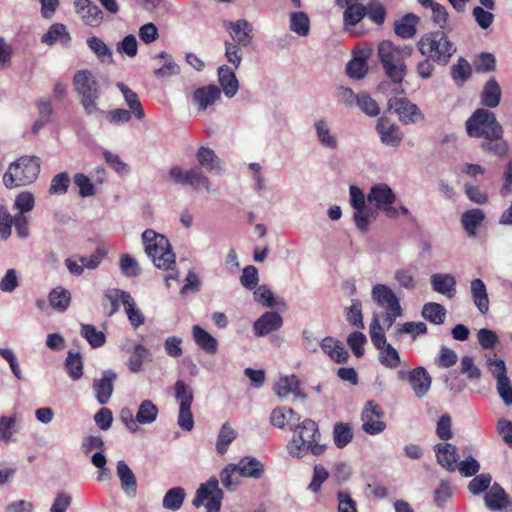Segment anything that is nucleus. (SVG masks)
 I'll return each mask as SVG.
<instances>
[{"instance_id": "f257e3e1", "label": "nucleus", "mask_w": 512, "mask_h": 512, "mask_svg": "<svg viewBox=\"0 0 512 512\" xmlns=\"http://www.w3.org/2000/svg\"><path fill=\"white\" fill-rule=\"evenodd\" d=\"M294 432L287 444V452L293 458H303L308 454L319 456L326 450L321 443V433L317 423L312 419H301L291 429Z\"/></svg>"}, {"instance_id": "f03ea898", "label": "nucleus", "mask_w": 512, "mask_h": 512, "mask_svg": "<svg viewBox=\"0 0 512 512\" xmlns=\"http://www.w3.org/2000/svg\"><path fill=\"white\" fill-rule=\"evenodd\" d=\"M142 241L145 247V253L152 260L153 264L158 269L172 271L164 278L167 287H170L172 280H178L179 273L174 270L176 265L175 254L172 251L168 239L164 235L156 233L154 230L147 229L142 234Z\"/></svg>"}, {"instance_id": "7ed1b4c3", "label": "nucleus", "mask_w": 512, "mask_h": 512, "mask_svg": "<svg viewBox=\"0 0 512 512\" xmlns=\"http://www.w3.org/2000/svg\"><path fill=\"white\" fill-rule=\"evenodd\" d=\"M410 45L397 46L385 40L378 45V57L393 84H401L406 75L405 59L412 55Z\"/></svg>"}, {"instance_id": "20e7f679", "label": "nucleus", "mask_w": 512, "mask_h": 512, "mask_svg": "<svg viewBox=\"0 0 512 512\" xmlns=\"http://www.w3.org/2000/svg\"><path fill=\"white\" fill-rule=\"evenodd\" d=\"M73 85L87 115L102 112L98 106L101 98L100 85L91 71L86 69L77 71L73 78Z\"/></svg>"}, {"instance_id": "39448f33", "label": "nucleus", "mask_w": 512, "mask_h": 512, "mask_svg": "<svg viewBox=\"0 0 512 512\" xmlns=\"http://www.w3.org/2000/svg\"><path fill=\"white\" fill-rule=\"evenodd\" d=\"M40 172V159L36 156H22L12 162L3 175V184L8 189L33 183Z\"/></svg>"}, {"instance_id": "423d86ee", "label": "nucleus", "mask_w": 512, "mask_h": 512, "mask_svg": "<svg viewBox=\"0 0 512 512\" xmlns=\"http://www.w3.org/2000/svg\"><path fill=\"white\" fill-rule=\"evenodd\" d=\"M419 52L440 65H446L456 47L443 31L427 33L417 42Z\"/></svg>"}, {"instance_id": "0eeeda50", "label": "nucleus", "mask_w": 512, "mask_h": 512, "mask_svg": "<svg viewBox=\"0 0 512 512\" xmlns=\"http://www.w3.org/2000/svg\"><path fill=\"white\" fill-rule=\"evenodd\" d=\"M466 131L470 137L501 138L503 129L495 114L479 108L466 121Z\"/></svg>"}, {"instance_id": "6e6552de", "label": "nucleus", "mask_w": 512, "mask_h": 512, "mask_svg": "<svg viewBox=\"0 0 512 512\" xmlns=\"http://www.w3.org/2000/svg\"><path fill=\"white\" fill-rule=\"evenodd\" d=\"M174 392L179 404L177 423L182 430L191 431L194 427V418L191 412L194 399L193 390L184 381L177 380L174 384Z\"/></svg>"}, {"instance_id": "1a4fd4ad", "label": "nucleus", "mask_w": 512, "mask_h": 512, "mask_svg": "<svg viewBox=\"0 0 512 512\" xmlns=\"http://www.w3.org/2000/svg\"><path fill=\"white\" fill-rule=\"evenodd\" d=\"M367 200L374 204L376 210L382 212L387 218L397 219L399 217V210L393 206L396 195L386 183L373 185L367 195Z\"/></svg>"}, {"instance_id": "9d476101", "label": "nucleus", "mask_w": 512, "mask_h": 512, "mask_svg": "<svg viewBox=\"0 0 512 512\" xmlns=\"http://www.w3.org/2000/svg\"><path fill=\"white\" fill-rule=\"evenodd\" d=\"M222 499L223 492L219 488V482L212 477L198 487L192 504L196 508L205 506L206 512H220Z\"/></svg>"}, {"instance_id": "9b49d317", "label": "nucleus", "mask_w": 512, "mask_h": 512, "mask_svg": "<svg viewBox=\"0 0 512 512\" xmlns=\"http://www.w3.org/2000/svg\"><path fill=\"white\" fill-rule=\"evenodd\" d=\"M388 108L399 116V120L404 124L415 123L423 118L422 113L417 105L409 101L407 98H390L388 100Z\"/></svg>"}, {"instance_id": "f8f14e48", "label": "nucleus", "mask_w": 512, "mask_h": 512, "mask_svg": "<svg viewBox=\"0 0 512 512\" xmlns=\"http://www.w3.org/2000/svg\"><path fill=\"white\" fill-rule=\"evenodd\" d=\"M383 413L378 404L374 401H368L361 413L362 429L364 432L370 435H376L381 433L386 425L380 419Z\"/></svg>"}, {"instance_id": "ddd939ff", "label": "nucleus", "mask_w": 512, "mask_h": 512, "mask_svg": "<svg viewBox=\"0 0 512 512\" xmlns=\"http://www.w3.org/2000/svg\"><path fill=\"white\" fill-rule=\"evenodd\" d=\"M196 159L200 168L212 175L221 176L227 172L224 161L209 147L201 146L196 152Z\"/></svg>"}, {"instance_id": "4468645a", "label": "nucleus", "mask_w": 512, "mask_h": 512, "mask_svg": "<svg viewBox=\"0 0 512 512\" xmlns=\"http://www.w3.org/2000/svg\"><path fill=\"white\" fill-rule=\"evenodd\" d=\"M75 12L83 22L91 27H98L104 19L102 10L91 0H75Z\"/></svg>"}, {"instance_id": "2eb2a0df", "label": "nucleus", "mask_w": 512, "mask_h": 512, "mask_svg": "<svg viewBox=\"0 0 512 512\" xmlns=\"http://www.w3.org/2000/svg\"><path fill=\"white\" fill-rule=\"evenodd\" d=\"M117 379V374L112 370L103 372L102 377L95 379L93 382V390L95 397L100 405H105L109 402L114 388V382Z\"/></svg>"}, {"instance_id": "dca6fc26", "label": "nucleus", "mask_w": 512, "mask_h": 512, "mask_svg": "<svg viewBox=\"0 0 512 512\" xmlns=\"http://www.w3.org/2000/svg\"><path fill=\"white\" fill-rule=\"evenodd\" d=\"M224 27L227 30H230L233 42L238 45L247 47L251 43L253 38V27L247 20L240 19L237 21H227L224 23Z\"/></svg>"}, {"instance_id": "f3484780", "label": "nucleus", "mask_w": 512, "mask_h": 512, "mask_svg": "<svg viewBox=\"0 0 512 512\" xmlns=\"http://www.w3.org/2000/svg\"><path fill=\"white\" fill-rule=\"evenodd\" d=\"M371 297L374 303L384 310L401 307L395 292L386 284H375L371 290Z\"/></svg>"}, {"instance_id": "a211bd4d", "label": "nucleus", "mask_w": 512, "mask_h": 512, "mask_svg": "<svg viewBox=\"0 0 512 512\" xmlns=\"http://www.w3.org/2000/svg\"><path fill=\"white\" fill-rule=\"evenodd\" d=\"M376 130L383 144L388 146H398L403 139V133L400 128L391 123L388 118L381 117L377 121Z\"/></svg>"}, {"instance_id": "6ab92c4d", "label": "nucleus", "mask_w": 512, "mask_h": 512, "mask_svg": "<svg viewBox=\"0 0 512 512\" xmlns=\"http://www.w3.org/2000/svg\"><path fill=\"white\" fill-rule=\"evenodd\" d=\"M318 143L325 149L336 150L339 147L337 135L333 132L330 123L321 118L313 124Z\"/></svg>"}, {"instance_id": "aec40b11", "label": "nucleus", "mask_w": 512, "mask_h": 512, "mask_svg": "<svg viewBox=\"0 0 512 512\" xmlns=\"http://www.w3.org/2000/svg\"><path fill=\"white\" fill-rule=\"evenodd\" d=\"M221 96V90L214 84L197 88L192 97V103L199 111H205L212 106Z\"/></svg>"}, {"instance_id": "412c9836", "label": "nucleus", "mask_w": 512, "mask_h": 512, "mask_svg": "<svg viewBox=\"0 0 512 512\" xmlns=\"http://www.w3.org/2000/svg\"><path fill=\"white\" fill-rule=\"evenodd\" d=\"M282 325L283 319L279 313L265 312L254 322L253 331L257 337H262L280 329Z\"/></svg>"}, {"instance_id": "4be33fe9", "label": "nucleus", "mask_w": 512, "mask_h": 512, "mask_svg": "<svg viewBox=\"0 0 512 512\" xmlns=\"http://www.w3.org/2000/svg\"><path fill=\"white\" fill-rule=\"evenodd\" d=\"M437 462L450 472L457 469L458 453L457 447L451 443H438L434 446Z\"/></svg>"}, {"instance_id": "5701e85b", "label": "nucleus", "mask_w": 512, "mask_h": 512, "mask_svg": "<svg viewBox=\"0 0 512 512\" xmlns=\"http://www.w3.org/2000/svg\"><path fill=\"white\" fill-rule=\"evenodd\" d=\"M269 419L272 426L291 430L300 420V416L292 408L277 407L272 410Z\"/></svg>"}, {"instance_id": "b1692460", "label": "nucleus", "mask_w": 512, "mask_h": 512, "mask_svg": "<svg viewBox=\"0 0 512 512\" xmlns=\"http://www.w3.org/2000/svg\"><path fill=\"white\" fill-rule=\"evenodd\" d=\"M432 378L424 367L411 370L409 384L418 398H423L430 390Z\"/></svg>"}, {"instance_id": "393cba45", "label": "nucleus", "mask_w": 512, "mask_h": 512, "mask_svg": "<svg viewBox=\"0 0 512 512\" xmlns=\"http://www.w3.org/2000/svg\"><path fill=\"white\" fill-rule=\"evenodd\" d=\"M120 302L124 306L125 313L133 329H137L145 323V316L138 308L134 298L129 292H119Z\"/></svg>"}, {"instance_id": "a878e982", "label": "nucleus", "mask_w": 512, "mask_h": 512, "mask_svg": "<svg viewBox=\"0 0 512 512\" xmlns=\"http://www.w3.org/2000/svg\"><path fill=\"white\" fill-rule=\"evenodd\" d=\"M117 476L120 481L123 492L128 497H134L137 494V479L134 472L124 460L117 462Z\"/></svg>"}, {"instance_id": "bb28decb", "label": "nucleus", "mask_w": 512, "mask_h": 512, "mask_svg": "<svg viewBox=\"0 0 512 512\" xmlns=\"http://www.w3.org/2000/svg\"><path fill=\"white\" fill-rule=\"evenodd\" d=\"M432 289L448 298L454 297L456 293V279L449 273H435L430 277Z\"/></svg>"}, {"instance_id": "cd10ccee", "label": "nucleus", "mask_w": 512, "mask_h": 512, "mask_svg": "<svg viewBox=\"0 0 512 512\" xmlns=\"http://www.w3.org/2000/svg\"><path fill=\"white\" fill-rule=\"evenodd\" d=\"M234 468L240 477L260 479L264 473V465L255 457H243Z\"/></svg>"}, {"instance_id": "c85d7f7f", "label": "nucleus", "mask_w": 512, "mask_h": 512, "mask_svg": "<svg viewBox=\"0 0 512 512\" xmlns=\"http://www.w3.org/2000/svg\"><path fill=\"white\" fill-rule=\"evenodd\" d=\"M471 298L477 310L486 315L489 311V297L485 283L479 279H473L470 283Z\"/></svg>"}, {"instance_id": "c756f323", "label": "nucleus", "mask_w": 512, "mask_h": 512, "mask_svg": "<svg viewBox=\"0 0 512 512\" xmlns=\"http://www.w3.org/2000/svg\"><path fill=\"white\" fill-rule=\"evenodd\" d=\"M501 96L502 90L499 83L494 77H491L481 91V104L490 109L496 108L500 104Z\"/></svg>"}, {"instance_id": "7c9ffc66", "label": "nucleus", "mask_w": 512, "mask_h": 512, "mask_svg": "<svg viewBox=\"0 0 512 512\" xmlns=\"http://www.w3.org/2000/svg\"><path fill=\"white\" fill-rule=\"evenodd\" d=\"M274 392L281 399H285L289 395H294L299 398L304 397V394L301 393L299 388V380L295 375L279 378L274 385Z\"/></svg>"}, {"instance_id": "2f4dec72", "label": "nucleus", "mask_w": 512, "mask_h": 512, "mask_svg": "<svg viewBox=\"0 0 512 512\" xmlns=\"http://www.w3.org/2000/svg\"><path fill=\"white\" fill-rule=\"evenodd\" d=\"M219 84L228 98H233L239 90V82L234 71L227 65L218 68Z\"/></svg>"}, {"instance_id": "473e14b6", "label": "nucleus", "mask_w": 512, "mask_h": 512, "mask_svg": "<svg viewBox=\"0 0 512 512\" xmlns=\"http://www.w3.org/2000/svg\"><path fill=\"white\" fill-rule=\"evenodd\" d=\"M320 348L337 363L346 362L349 357V353L343 343L332 337L322 339Z\"/></svg>"}, {"instance_id": "72a5a7b5", "label": "nucleus", "mask_w": 512, "mask_h": 512, "mask_svg": "<svg viewBox=\"0 0 512 512\" xmlns=\"http://www.w3.org/2000/svg\"><path fill=\"white\" fill-rule=\"evenodd\" d=\"M116 87L120 90L121 94L123 95L125 104L127 105L128 109L133 112L134 117L138 120L144 119L145 111L138 95L122 82H117Z\"/></svg>"}, {"instance_id": "f704fd0d", "label": "nucleus", "mask_w": 512, "mask_h": 512, "mask_svg": "<svg viewBox=\"0 0 512 512\" xmlns=\"http://www.w3.org/2000/svg\"><path fill=\"white\" fill-rule=\"evenodd\" d=\"M186 185H190L195 190L204 189L209 193L217 192V188L214 187L200 167H193L187 170Z\"/></svg>"}, {"instance_id": "c9c22d12", "label": "nucleus", "mask_w": 512, "mask_h": 512, "mask_svg": "<svg viewBox=\"0 0 512 512\" xmlns=\"http://www.w3.org/2000/svg\"><path fill=\"white\" fill-rule=\"evenodd\" d=\"M485 504L492 511H501L508 505L505 490L497 483H494L485 494Z\"/></svg>"}, {"instance_id": "e433bc0d", "label": "nucleus", "mask_w": 512, "mask_h": 512, "mask_svg": "<svg viewBox=\"0 0 512 512\" xmlns=\"http://www.w3.org/2000/svg\"><path fill=\"white\" fill-rule=\"evenodd\" d=\"M378 350L379 362L388 369H396L401 366L400 354L390 343L385 342L384 345L375 347Z\"/></svg>"}, {"instance_id": "4c0bfd02", "label": "nucleus", "mask_w": 512, "mask_h": 512, "mask_svg": "<svg viewBox=\"0 0 512 512\" xmlns=\"http://www.w3.org/2000/svg\"><path fill=\"white\" fill-rule=\"evenodd\" d=\"M193 339L197 346L208 354H215L218 348V342L210 333L199 325L192 327Z\"/></svg>"}, {"instance_id": "58836bf2", "label": "nucleus", "mask_w": 512, "mask_h": 512, "mask_svg": "<svg viewBox=\"0 0 512 512\" xmlns=\"http://www.w3.org/2000/svg\"><path fill=\"white\" fill-rule=\"evenodd\" d=\"M70 40L71 37L66 26L61 23L51 25L48 31L41 37V42L49 46L57 41H61L63 45H68Z\"/></svg>"}, {"instance_id": "ea45409f", "label": "nucleus", "mask_w": 512, "mask_h": 512, "mask_svg": "<svg viewBox=\"0 0 512 512\" xmlns=\"http://www.w3.org/2000/svg\"><path fill=\"white\" fill-rule=\"evenodd\" d=\"M419 18L412 13L406 14L402 19L394 24V31L397 36L403 39L413 38L416 34V25Z\"/></svg>"}, {"instance_id": "a19ab883", "label": "nucleus", "mask_w": 512, "mask_h": 512, "mask_svg": "<svg viewBox=\"0 0 512 512\" xmlns=\"http://www.w3.org/2000/svg\"><path fill=\"white\" fill-rule=\"evenodd\" d=\"M427 333V325L424 322L408 321L396 325L394 329V338L396 340L401 339L402 335L408 334L412 340H415L418 336L425 335Z\"/></svg>"}, {"instance_id": "79ce46f5", "label": "nucleus", "mask_w": 512, "mask_h": 512, "mask_svg": "<svg viewBox=\"0 0 512 512\" xmlns=\"http://www.w3.org/2000/svg\"><path fill=\"white\" fill-rule=\"evenodd\" d=\"M353 221L358 230L366 233L369 230L371 221L377 217L376 210H373L367 204L353 209Z\"/></svg>"}, {"instance_id": "37998d69", "label": "nucleus", "mask_w": 512, "mask_h": 512, "mask_svg": "<svg viewBox=\"0 0 512 512\" xmlns=\"http://www.w3.org/2000/svg\"><path fill=\"white\" fill-rule=\"evenodd\" d=\"M71 302V293L64 287L58 286L49 293L50 306L58 311L65 312Z\"/></svg>"}, {"instance_id": "c03bdc74", "label": "nucleus", "mask_w": 512, "mask_h": 512, "mask_svg": "<svg viewBox=\"0 0 512 512\" xmlns=\"http://www.w3.org/2000/svg\"><path fill=\"white\" fill-rule=\"evenodd\" d=\"M159 410L151 400H144L140 403L137 413L136 421L139 425H150L154 423L158 417Z\"/></svg>"}, {"instance_id": "a18cd8bd", "label": "nucleus", "mask_w": 512, "mask_h": 512, "mask_svg": "<svg viewBox=\"0 0 512 512\" xmlns=\"http://www.w3.org/2000/svg\"><path fill=\"white\" fill-rule=\"evenodd\" d=\"M484 219V212L477 208L468 210L462 214L461 222L468 236L476 235V229Z\"/></svg>"}, {"instance_id": "49530a36", "label": "nucleus", "mask_w": 512, "mask_h": 512, "mask_svg": "<svg viewBox=\"0 0 512 512\" xmlns=\"http://www.w3.org/2000/svg\"><path fill=\"white\" fill-rule=\"evenodd\" d=\"M87 45L102 63H113L112 51L102 39L96 36L90 37L87 39Z\"/></svg>"}, {"instance_id": "de8ad7c7", "label": "nucleus", "mask_w": 512, "mask_h": 512, "mask_svg": "<svg viewBox=\"0 0 512 512\" xmlns=\"http://www.w3.org/2000/svg\"><path fill=\"white\" fill-rule=\"evenodd\" d=\"M289 27L298 36H307L310 32V19L305 12H292L289 17Z\"/></svg>"}, {"instance_id": "09e8293b", "label": "nucleus", "mask_w": 512, "mask_h": 512, "mask_svg": "<svg viewBox=\"0 0 512 512\" xmlns=\"http://www.w3.org/2000/svg\"><path fill=\"white\" fill-rule=\"evenodd\" d=\"M345 11L343 13L344 25L347 30L355 27L365 16L366 6L362 4L344 5Z\"/></svg>"}, {"instance_id": "8fccbe9b", "label": "nucleus", "mask_w": 512, "mask_h": 512, "mask_svg": "<svg viewBox=\"0 0 512 512\" xmlns=\"http://www.w3.org/2000/svg\"><path fill=\"white\" fill-rule=\"evenodd\" d=\"M185 496L186 493L182 487H173L165 493L162 506L167 510L177 511L182 507Z\"/></svg>"}, {"instance_id": "3c124183", "label": "nucleus", "mask_w": 512, "mask_h": 512, "mask_svg": "<svg viewBox=\"0 0 512 512\" xmlns=\"http://www.w3.org/2000/svg\"><path fill=\"white\" fill-rule=\"evenodd\" d=\"M422 316L433 324L441 325L445 321L446 309L439 303L428 302L422 308Z\"/></svg>"}, {"instance_id": "603ef678", "label": "nucleus", "mask_w": 512, "mask_h": 512, "mask_svg": "<svg viewBox=\"0 0 512 512\" xmlns=\"http://www.w3.org/2000/svg\"><path fill=\"white\" fill-rule=\"evenodd\" d=\"M81 336L86 339L93 348H99L106 342L105 334L97 330L96 327L91 324H81Z\"/></svg>"}, {"instance_id": "864d4df0", "label": "nucleus", "mask_w": 512, "mask_h": 512, "mask_svg": "<svg viewBox=\"0 0 512 512\" xmlns=\"http://www.w3.org/2000/svg\"><path fill=\"white\" fill-rule=\"evenodd\" d=\"M471 74V65L462 57L451 68V76L457 86H462L470 78Z\"/></svg>"}, {"instance_id": "5fc2aeb1", "label": "nucleus", "mask_w": 512, "mask_h": 512, "mask_svg": "<svg viewBox=\"0 0 512 512\" xmlns=\"http://www.w3.org/2000/svg\"><path fill=\"white\" fill-rule=\"evenodd\" d=\"M237 432L228 423L221 426L216 441V450L219 454H224L229 445L236 439Z\"/></svg>"}, {"instance_id": "6e6d98bb", "label": "nucleus", "mask_w": 512, "mask_h": 512, "mask_svg": "<svg viewBox=\"0 0 512 512\" xmlns=\"http://www.w3.org/2000/svg\"><path fill=\"white\" fill-rule=\"evenodd\" d=\"M149 350L143 344H136L128 360V368L133 373H138L142 369L144 360L148 357Z\"/></svg>"}, {"instance_id": "4d7b16f0", "label": "nucleus", "mask_w": 512, "mask_h": 512, "mask_svg": "<svg viewBox=\"0 0 512 512\" xmlns=\"http://www.w3.org/2000/svg\"><path fill=\"white\" fill-rule=\"evenodd\" d=\"M352 438V427L348 423L339 422L334 425L333 439L338 448H344Z\"/></svg>"}, {"instance_id": "13d9d810", "label": "nucleus", "mask_w": 512, "mask_h": 512, "mask_svg": "<svg viewBox=\"0 0 512 512\" xmlns=\"http://www.w3.org/2000/svg\"><path fill=\"white\" fill-rule=\"evenodd\" d=\"M346 320L354 327L363 329L362 303L358 299H352L349 307L345 309Z\"/></svg>"}, {"instance_id": "bf43d9fd", "label": "nucleus", "mask_w": 512, "mask_h": 512, "mask_svg": "<svg viewBox=\"0 0 512 512\" xmlns=\"http://www.w3.org/2000/svg\"><path fill=\"white\" fill-rule=\"evenodd\" d=\"M481 149L495 156L504 157L508 152V144L502 137L485 138L481 143Z\"/></svg>"}, {"instance_id": "052dcab7", "label": "nucleus", "mask_w": 512, "mask_h": 512, "mask_svg": "<svg viewBox=\"0 0 512 512\" xmlns=\"http://www.w3.org/2000/svg\"><path fill=\"white\" fill-rule=\"evenodd\" d=\"M65 367L73 380H78L83 375V362L79 353L68 352Z\"/></svg>"}, {"instance_id": "680f3d73", "label": "nucleus", "mask_w": 512, "mask_h": 512, "mask_svg": "<svg viewBox=\"0 0 512 512\" xmlns=\"http://www.w3.org/2000/svg\"><path fill=\"white\" fill-rule=\"evenodd\" d=\"M369 335L374 347L384 345L387 342L385 329L380 323L379 316L375 314L369 325Z\"/></svg>"}, {"instance_id": "e2e57ef3", "label": "nucleus", "mask_w": 512, "mask_h": 512, "mask_svg": "<svg viewBox=\"0 0 512 512\" xmlns=\"http://www.w3.org/2000/svg\"><path fill=\"white\" fill-rule=\"evenodd\" d=\"M119 266L121 273L129 278L137 277L141 273V268L137 260L129 254H124L121 256Z\"/></svg>"}, {"instance_id": "0e129e2a", "label": "nucleus", "mask_w": 512, "mask_h": 512, "mask_svg": "<svg viewBox=\"0 0 512 512\" xmlns=\"http://www.w3.org/2000/svg\"><path fill=\"white\" fill-rule=\"evenodd\" d=\"M220 479L223 486L229 490L234 491L240 484V476L234 468V464L227 465L220 473Z\"/></svg>"}, {"instance_id": "69168bd1", "label": "nucleus", "mask_w": 512, "mask_h": 512, "mask_svg": "<svg viewBox=\"0 0 512 512\" xmlns=\"http://www.w3.org/2000/svg\"><path fill=\"white\" fill-rule=\"evenodd\" d=\"M19 285V273L16 269L10 268L6 270L4 276L0 280V291L4 293H12L19 287Z\"/></svg>"}, {"instance_id": "338daca9", "label": "nucleus", "mask_w": 512, "mask_h": 512, "mask_svg": "<svg viewBox=\"0 0 512 512\" xmlns=\"http://www.w3.org/2000/svg\"><path fill=\"white\" fill-rule=\"evenodd\" d=\"M70 186V176L67 172H61L55 175L50 183L49 193L53 195H63Z\"/></svg>"}, {"instance_id": "774afa93", "label": "nucleus", "mask_w": 512, "mask_h": 512, "mask_svg": "<svg viewBox=\"0 0 512 512\" xmlns=\"http://www.w3.org/2000/svg\"><path fill=\"white\" fill-rule=\"evenodd\" d=\"M116 51L119 54L126 55L130 58L135 57L138 52V42L136 37L133 34L125 36L120 42L117 43Z\"/></svg>"}]
</instances>
